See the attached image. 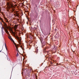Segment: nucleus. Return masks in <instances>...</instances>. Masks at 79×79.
Returning <instances> with one entry per match:
<instances>
[{
  "label": "nucleus",
  "mask_w": 79,
  "mask_h": 79,
  "mask_svg": "<svg viewBox=\"0 0 79 79\" xmlns=\"http://www.w3.org/2000/svg\"><path fill=\"white\" fill-rule=\"evenodd\" d=\"M13 11H14V10H13Z\"/></svg>",
  "instance_id": "20"
},
{
  "label": "nucleus",
  "mask_w": 79,
  "mask_h": 79,
  "mask_svg": "<svg viewBox=\"0 0 79 79\" xmlns=\"http://www.w3.org/2000/svg\"><path fill=\"white\" fill-rule=\"evenodd\" d=\"M28 69H23V71L24 73H27L28 71Z\"/></svg>",
  "instance_id": "5"
},
{
  "label": "nucleus",
  "mask_w": 79,
  "mask_h": 79,
  "mask_svg": "<svg viewBox=\"0 0 79 79\" xmlns=\"http://www.w3.org/2000/svg\"><path fill=\"white\" fill-rule=\"evenodd\" d=\"M54 48H55V46H54Z\"/></svg>",
  "instance_id": "14"
},
{
  "label": "nucleus",
  "mask_w": 79,
  "mask_h": 79,
  "mask_svg": "<svg viewBox=\"0 0 79 79\" xmlns=\"http://www.w3.org/2000/svg\"><path fill=\"white\" fill-rule=\"evenodd\" d=\"M57 33L56 34V35H57Z\"/></svg>",
  "instance_id": "18"
},
{
  "label": "nucleus",
  "mask_w": 79,
  "mask_h": 79,
  "mask_svg": "<svg viewBox=\"0 0 79 79\" xmlns=\"http://www.w3.org/2000/svg\"><path fill=\"white\" fill-rule=\"evenodd\" d=\"M19 55V54L18 53V52H17V53L16 55V56H18Z\"/></svg>",
  "instance_id": "9"
},
{
  "label": "nucleus",
  "mask_w": 79,
  "mask_h": 79,
  "mask_svg": "<svg viewBox=\"0 0 79 79\" xmlns=\"http://www.w3.org/2000/svg\"><path fill=\"white\" fill-rule=\"evenodd\" d=\"M1 51H0V52Z\"/></svg>",
  "instance_id": "19"
},
{
  "label": "nucleus",
  "mask_w": 79,
  "mask_h": 79,
  "mask_svg": "<svg viewBox=\"0 0 79 79\" xmlns=\"http://www.w3.org/2000/svg\"><path fill=\"white\" fill-rule=\"evenodd\" d=\"M7 60L8 61H9L10 60V59H9V58H7Z\"/></svg>",
  "instance_id": "12"
},
{
  "label": "nucleus",
  "mask_w": 79,
  "mask_h": 79,
  "mask_svg": "<svg viewBox=\"0 0 79 79\" xmlns=\"http://www.w3.org/2000/svg\"><path fill=\"white\" fill-rule=\"evenodd\" d=\"M5 28H3V27H2V32H3V29H4V30L6 33L7 34L9 35L10 34H9V31H8V26H7L6 24L5 25Z\"/></svg>",
  "instance_id": "1"
},
{
  "label": "nucleus",
  "mask_w": 79,
  "mask_h": 79,
  "mask_svg": "<svg viewBox=\"0 0 79 79\" xmlns=\"http://www.w3.org/2000/svg\"><path fill=\"white\" fill-rule=\"evenodd\" d=\"M31 27V29H33V28H32V27Z\"/></svg>",
  "instance_id": "17"
},
{
  "label": "nucleus",
  "mask_w": 79,
  "mask_h": 79,
  "mask_svg": "<svg viewBox=\"0 0 79 79\" xmlns=\"http://www.w3.org/2000/svg\"><path fill=\"white\" fill-rule=\"evenodd\" d=\"M46 44H47V41L46 40H45L44 41L43 43H42V47L43 48L44 46H45L46 45Z\"/></svg>",
  "instance_id": "3"
},
{
  "label": "nucleus",
  "mask_w": 79,
  "mask_h": 79,
  "mask_svg": "<svg viewBox=\"0 0 79 79\" xmlns=\"http://www.w3.org/2000/svg\"><path fill=\"white\" fill-rule=\"evenodd\" d=\"M14 15H15V14Z\"/></svg>",
  "instance_id": "21"
},
{
  "label": "nucleus",
  "mask_w": 79,
  "mask_h": 79,
  "mask_svg": "<svg viewBox=\"0 0 79 79\" xmlns=\"http://www.w3.org/2000/svg\"><path fill=\"white\" fill-rule=\"evenodd\" d=\"M44 51H46V50H47V49H48V47L44 48Z\"/></svg>",
  "instance_id": "6"
},
{
  "label": "nucleus",
  "mask_w": 79,
  "mask_h": 79,
  "mask_svg": "<svg viewBox=\"0 0 79 79\" xmlns=\"http://www.w3.org/2000/svg\"><path fill=\"white\" fill-rule=\"evenodd\" d=\"M30 75H31V74L30 73V72H29V73H28V76H30Z\"/></svg>",
  "instance_id": "7"
},
{
  "label": "nucleus",
  "mask_w": 79,
  "mask_h": 79,
  "mask_svg": "<svg viewBox=\"0 0 79 79\" xmlns=\"http://www.w3.org/2000/svg\"><path fill=\"white\" fill-rule=\"evenodd\" d=\"M8 37L9 39H10V40H11L13 42V43L14 44V45L15 46V47L16 48V51L17 52H18V51L19 52V51H18V47H17V46L16 45V43H15V42L14 40H13V39H12V38H11V37L10 36H9Z\"/></svg>",
  "instance_id": "2"
},
{
  "label": "nucleus",
  "mask_w": 79,
  "mask_h": 79,
  "mask_svg": "<svg viewBox=\"0 0 79 79\" xmlns=\"http://www.w3.org/2000/svg\"><path fill=\"white\" fill-rule=\"evenodd\" d=\"M5 46L6 50L7 51V48L6 47V44H5Z\"/></svg>",
  "instance_id": "8"
},
{
  "label": "nucleus",
  "mask_w": 79,
  "mask_h": 79,
  "mask_svg": "<svg viewBox=\"0 0 79 79\" xmlns=\"http://www.w3.org/2000/svg\"><path fill=\"white\" fill-rule=\"evenodd\" d=\"M12 6V7H13V6Z\"/></svg>",
  "instance_id": "15"
},
{
  "label": "nucleus",
  "mask_w": 79,
  "mask_h": 79,
  "mask_svg": "<svg viewBox=\"0 0 79 79\" xmlns=\"http://www.w3.org/2000/svg\"><path fill=\"white\" fill-rule=\"evenodd\" d=\"M1 23L2 24V22H1Z\"/></svg>",
  "instance_id": "16"
},
{
  "label": "nucleus",
  "mask_w": 79,
  "mask_h": 79,
  "mask_svg": "<svg viewBox=\"0 0 79 79\" xmlns=\"http://www.w3.org/2000/svg\"><path fill=\"white\" fill-rule=\"evenodd\" d=\"M35 6H36V7H37V6L36 5V4H35Z\"/></svg>",
  "instance_id": "11"
},
{
  "label": "nucleus",
  "mask_w": 79,
  "mask_h": 79,
  "mask_svg": "<svg viewBox=\"0 0 79 79\" xmlns=\"http://www.w3.org/2000/svg\"><path fill=\"white\" fill-rule=\"evenodd\" d=\"M76 71H75V72H74V73L75 74V75H77V73H76Z\"/></svg>",
  "instance_id": "10"
},
{
  "label": "nucleus",
  "mask_w": 79,
  "mask_h": 79,
  "mask_svg": "<svg viewBox=\"0 0 79 79\" xmlns=\"http://www.w3.org/2000/svg\"><path fill=\"white\" fill-rule=\"evenodd\" d=\"M13 23H15V21H14Z\"/></svg>",
  "instance_id": "13"
},
{
  "label": "nucleus",
  "mask_w": 79,
  "mask_h": 79,
  "mask_svg": "<svg viewBox=\"0 0 79 79\" xmlns=\"http://www.w3.org/2000/svg\"><path fill=\"white\" fill-rule=\"evenodd\" d=\"M16 38V39H18V40L19 41V43H21V37H18V36H15Z\"/></svg>",
  "instance_id": "4"
}]
</instances>
